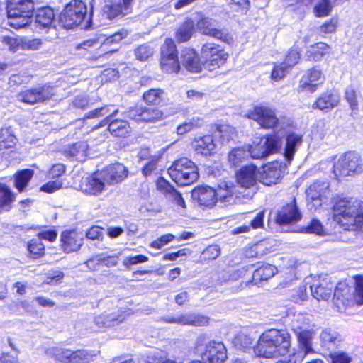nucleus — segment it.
Wrapping results in <instances>:
<instances>
[{
    "label": "nucleus",
    "instance_id": "f257e3e1",
    "mask_svg": "<svg viewBox=\"0 0 363 363\" xmlns=\"http://www.w3.org/2000/svg\"><path fill=\"white\" fill-rule=\"evenodd\" d=\"M236 184H225V190L218 194L222 201L228 203H235L241 198L250 199L255 193V186L259 181V172L254 164H249L241 168L237 173Z\"/></svg>",
    "mask_w": 363,
    "mask_h": 363
},
{
    "label": "nucleus",
    "instance_id": "f03ea898",
    "mask_svg": "<svg viewBox=\"0 0 363 363\" xmlns=\"http://www.w3.org/2000/svg\"><path fill=\"white\" fill-rule=\"evenodd\" d=\"M291 348V335L284 330L270 329L259 337L254 352L257 357L277 358L288 354Z\"/></svg>",
    "mask_w": 363,
    "mask_h": 363
},
{
    "label": "nucleus",
    "instance_id": "7ed1b4c3",
    "mask_svg": "<svg viewBox=\"0 0 363 363\" xmlns=\"http://www.w3.org/2000/svg\"><path fill=\"white\" fill-rule=\"evenodd\" d=\"M333 220L347 230H363V201L345 197L336 201L333 208Z\"/></svg>",
    "mask_w": 363,
    "mask_h": 363
},
{
    "label": "nucleus",
    "instance_id": "20e7f679",
    "mask_svg": "<svg viewBox=\"0 0 363 363\" xmlns=\"http://www.w3.org/2000/svg\"><path fill=\"white\" fill-rule=\"evenodd\" d=\"M60 22L66 28H73L81 24L84 28L91 26V14L87 15L85 3L79 0H72L64 9L60 16Z\"/></svg>",
    "mask_w": 363,
    "mask_h": 363
},
{
    "label": "nucleus",
    "instance_id": "39448f33",
    "mask_svg": "<svg viewBox=\"0 0 363 363\" xmlns=\"http://www.w3.org/2000/svg\"><path fill=\"white\" fill-rule=\"evenodd\" d=\"M33 11V0H8L7 23L16 29L24 28L30 23Z\"/></svg>",
    "mask_w": 363,
    "mask_h": 363
},
{
    "label": "nucleus",
    "instance_id": "423d86ee",
    "mask_svg": "<svg viewBox=\"0 0 363 363\" xmlns=\"http://www.w3.org/2000/svg\"><path fill=\"white\" fill-rule=\"evenodd\" d=\"M171 179L180 186H187L195 182L199 178L197 167L186 157L174 162L168 169Z\"/></svg>",
    "mask_w": 363,
    "mask_h": 363
},
{
    "label": "nucleus",
    "instance_id": "0eeeda50",
    "mask_svg": "<svg viewBox=\"0 0 363 363\" xmlns=\"http://www.w3.org/2000/svg\"><path fill=\"white\" fill-rule=\"evenodd\" d=\"M333 172L337 178L361 174L363 172V161L358 153L346 152L335 162Z\"/></svg>",
    "mask_w": 363,
    "mask_h": 363
},
{
    "label": "nucleus",
    "instance_id": "6e6552de",
    "mask_svg": "<svg viewBox=\"0 0 363 363\" xmlns=\"http://www.w3.org/2000/svg\"><path fill=\"white\" fill-rule=\"evenodd\" d=\"M201 56L205 59L203 66L209 71H213L223 65L228 54L218 45L213 43H206L201 48Z\"/></svg>",
    "mask_w": 363,
    "mask_h": 363
},
{
    "label": "nucleus",
    "instance_id": "1a4fd4ad",
    "mask_svg": "<svg viewBox=\"0 0 363 363\" xmlns=\"http://www.w3.org/2000/svg\"><path fill=\"white\" fill-rule=\"evenodd\" d=\"M281 146V140L277 135H269L262 138L258 143L255 141L247 149L249 155L255 159H262L276 152Z\"/></svg>",
    "mask_w": 363,
    "mask_h": 363
},
{
    "label": "nucleus",
    "instance_id": "9d476101",
    "mask_svg": "<svg viewBox=\"0 0 363 363\" xmlns=\"http://www.w3.org/2000/svg\"><path fill=\"white\" fill-rule=\"evenodd\" d=\"M196 28L201 34L220 40L223 42H229L232 38L226 29L220 28L216 20L202 16L196 23Z\"/></svg>",
    "mask_w": 363,
    "mask_h": 363
},
{
    "label": "nucleus",
    "instance_id": "9b49d317",
    "mask_svg": "<svg viewBox=\"0 0 363 363\" xmlns=\"http://www.w3.org/2000/svg\"><path fill=\"white\" fill-rule=\"evenodd\" d=\"M45 353L51 357H55L57 360L65 363H79L89 360L93 354L86 350L71 351L69 350H61L58 347H50L45 350Z\"/></svg>",
    "mask_w": 363,
    "mask_h": 363
},
{
    "label": "nucleus",
    "instance_id": "f8f14e48",
    "mask_svg": "<svg viewBox=\"0 0 363 363\" xmlns=\"http://www.w3.org/2000/svg\"><path fill=\"white\" fill-rule=\"evenodd\" d=\"M53 95V87L48 84H43L21 91L18 97L20 101L26 104H35L49 100Z\"/></svg>",
    "mask_w": 363,
    "mask_h": 363
},
{
    "label": "nucleus",
    "instance_id": "ddd939ff",
    "mask_svg": "<svg viewBox=\"0 0 363 363\" xmlns=\"http://www.w3.org/2000/svg\"><path fill=\"white\" fill-rule=\"evenodd\" d=\"M247 117L256 122L263 128H274L279 123V119L274 110L267 106H255Z\"/></svg>",
    "mask_w": 363,
    "mask_h": 363
},
{
    "label": "nucleus",
    "instance_id": "4468645a",
    "mask_svg": "<svg viewBox=\"0 0 363 363\" xmlns=\"http://www.w3.org/2000/svg\"><path fill=\"white\" fill-rule=\"evenodd\" d=\"M201 358L206 363H225L228 359L227 349L221 342L211 341L206 345Z\"/></svg>",
    "mask_w": 363,
    "mask_h": 363
},
{
    "label": "nucleus",
    "instance_id": "2eb2a0df",
    "mask_svg": "<svg viewBox=\"0 0 363 363\" xmlns=\"http://www.w3.org/2000/svg\"><path fill=\"white\" fill-rule=\"evenodd\" d=\"M157 188L165 196L166 199L178 211L186 208V203L182 194L166 179L160 177L157 181Z\"/></svg>",
    "mask_w": 363,
    "mask_h": 363
},
{
    "label": "nucleus",
    "instance_id": "dca6fc26",
    "mask_svg": "<svg viewBox=\"0 0 363 363\" xmlns=\"http://www.w3.org/2000/svg\"><path fill=\"white\" fill-rule=\"evenodd\" d=\"M225 190L222 187L216 192L212 187L199 186L192 191V199L199 203L201 206L212 207L215 205L217 200L219 199L223 203H227L220 199L219 194L220 191Z\"/></svg>",
    "mask_w": 363,
    "mask_h": 363
},
{
    "label": "nucleus",
    "instance_id": "f3484780",
    "mask_svg": "<svg viewBox=\"0 0 363 363\" xmlns=\"http://www.w3.org/2000/svg\"><path fill=\"white\" fill-rule=\"evenodd\" d=\"M99 175L108 185H113L123 181L128 176V169L121 164L116 163L106 167Z\"/></svg>",
    "mask_w": 363,
    "mask_h": 363
},
{
    "label": "nucleus",
    "instance_id": "a211bd4d",
    "mask_svg": "<svg viewBox=\"0 0 363 363\" xmlns=\"http://www.w3.org/2000/svg\"><path fill=\"white\" fill-rule=\"evenodd\" d=\"M163 113L156 108L138 107L129 109L124 116L136 121L152 122L162 118Z\"/></svg>",
    "mask_w": 363,
    "mask_h": 363
},
{
    "label": "nucleus",
    "instance_id": "6ab92c4d",
    "mask_svg": "<svg viewBox=\"0 0 363 363\" xmlns=\"http://www.w3.org/2000/svg\"><path fill=\"white\" fill-rule=\"evenodd\" d=\"M118 109H113L108 117H106L100 123V126L108 125V130L116 137H125L130 130V127L126 120L113 119L117 115Z\"/></svg>",
    "mask_w": 363,
    "mask_h": 363
},
{
    "label": "nucleus",
    "instance_id": "aec40b11",
    "mask_svg": "<svg viewBox=\"0 0 363 363\" xmlns=\"http://www.w3.org/2000/svg\"><path fill=\"white\" fill-rule=\"evenodd\" d=\"M164 322L168 323L181 324L184 325L204 326L209 323L207 316L197 314H179L163 318Z\"/></svg>",
    "mask_w": 363,
    "mask_h": 363
},
{
    "label": "nucleus",
    "instance_id": "412c9836",
    "mask_svg": "<svg viewBox=\"0 0 363 363\" xmlns=\"http://www.w3.org/2000/svg\"><path fill=\"white\" fill-rule=\"evenodd\" d=\"M328 188L329 184L326 181H318L311 184L306 191L308 205L315 208L320 207Z\"/></svg>",
    "mask_w": 363,
    "mask_h": 363
},
{
    "label": "nucleus",
    "instance_id": "4be33fe9",
    "mask_svg": "<svg viewBox=\"0 0 363 363\" xmlns=\"http://www.w3.org/2000/svg\"><path fill=\"white\" fill-rule=\"evenodd\" d=\"M281 164L272 162L263 167L262 172H259V181L264 185L270 186L277 184L282 177Z\"/></svg>",
    "mask_w": 363,
    "mask_h": 363
},
{
    "label": "nucleus",
    "instance_id": "5701e85b",
    "mask_svg": "<svg viewBox=\"0 0 363 363\" xmlns=\"http://www.w3.org/2000/svg\"><path fill=\"white\" fill-rule=\"evenodd\" d=\"M105 184L106 182L101 177L99 172L84 179L80 184V189L86 194L98 196L104 191Z\"/></svg>",
    "mask_w": 363,
    "mask_h": 363
},
{
    "label": "nucleus",
    "instance_id": "b1692460",
    "mask_svg": "<svg viewBox=\"0 0 363 363\" xmlns=\"http://www.w3.org/2000/svg\"><path fill=\"white\" fill-rule=\"evenodd\" d=\"M301 213L298 209L296 200L293 201L278 212L277 216V222L280 225L296 223L301 218Z\"/></svg>",
    "mask_w": 363,
    "mask_h": 363
},
{
    "label": "nucleus",
    "instance_id": "393cba45",
    "mask_svg": "<svg viewBox=\"0 0 363 363\" xmlns=\"http://www.w3.org/2000/svg\"><path fill=\"white\" fill-rule=\"evenodd\" d=\"M302 143V135L294 132H291L286 134L285 138L284 156L289 164H290L293 160L295 153Z\"/></svg>",
    "mask_w": 363,
    "mask_h": 363
},
{
    "label": "nucleus",
    "instance_id": "a878e982",
    "mask_svg": "<svg viewBox=\"0 0 363 363\" xmlns=\"http://www.w3.org/2000/svg\"><path fill=\"white\" fill-rule=\"evenodd\" d=\"M322 72L320 70L313 68L308 70L300 80V88L302 90L311 93L315 91L317 86L321 82Z\"/></svg>",
    "mask_w": 363,
    "mask_h": 363
},
{
    "label": "nucleus",
    "instance_id": "bb28decb",
    "mask_svg": "<svg viewBox=\"0 0 363 363\" xmlns=\"http://www.w3.org/2000/svg\"><path fill=\"white\" fill-rule=\"evenodd\" d=\"M183 66L190 72L197 73L201 71L202 64L199 55L193 50L187 48L184 50L182 55Z\"/></svg>",
    "mask_w": 363,
    "mask_h": 363
},
{
    "label": "nucleus",
    "instance_id": "cd10ccee",
    "mask_svg": "<svg viewBox=\"0 0 363 363\" xmlns=\"http://www.w3.org/2000/svg\"><path fill=\"white\" fill-rule=\"evenodd\" d=\"M192 146L198 154L205 156L213 155L216 149L213 136L210 135L195 138L192 142Z\"/></svg>",
    "mask_w": 363,
    "mask_h": 363
},
{
    "label": "nucleus",
    "instance_id": "c85d7f7f",
    "mask_svg": "<svg viewBox=\"0 0 363 363\" xmlns=\"http://www.w3.org/2000/svg\"><path fill=\"white\" fill-rule=\"evenodd\" d=\"M61 241L66 252L77 251L82 245V240L75 231H64L61 235Z\"/></svg>",
    "mask_w": 363,
    "mask_h": 363
},
{
    "label": "nucleus",
    "instance_id": "c756f323",
    "mask_svg": "<svg viewBox=\"0 0 363 363\" xmlns=\"http://www.w3.org/2000/svg\"><path fill=\"white\" fill-rule=\"evenodd\" d=\"M322 281V283H313L311 286L313 296L318 301L330 298L333 289V284L332 283H330L329 285L328 284L326 276L324 277Z\"/></svg>",
    "mask_w": 363,
    "mask_h": 363
},
{
    "label": "nucleus",
    "instance_id": "7c9ffc66",
    "mask_svg": "<svg viewBox=\"0 0 363 363\" xmlns=\"http://www.w3.org/2000/svg\"><path fill=\"white\" fill-rule=\"evenodd\" d=\"M295 335L298 339L299 345L304 350L305 354L313 350L312 342L316 335L314 326L302 330Z\"/></svg>",
    "mask_w": 363,
    "mask_h": 363
},
{
    "label": "nucleus",
    "instance_id": "2f4dec72",
    "mask_svg": "<svg viewBox=\"0 0 363 363\" xmlns=\"http://www.w3.org/2000/svg\"><path fill=\"white\" fill-rule=\"evenodd\" d=\"M340 101V97L333 93H325L319 97L313 104V108L329 111L335 107Z\"/></svg>",
    "mask_w": 363,
    "mask_h": 363
},
{
    "label": "nucleus",
    "instance_id": "473e14b6",
    "mask_svg": "<svg viewBox=\"0 0 363 363\" xmlns=\"http://www.w3.org/2000/svg\"><path fill=\"white\" fill-rule=\"evenodd\" d=\"M311 323V315L300 313L294 315L289 326L291 330L296 334L314 326Z\"/></svg>",
    "mask_w": 363,
    "mask_h": 363
},
{
    "label": "nucleus",
    "instance_id": "72a5a7b5",
    "mask_svg": "<svg viewBox=\"0 0 363 363\" xmlns=\"http://www.w3.org/2000/svg\"><path fill=\"white\" fill-rule=\"evenodd\" d=\"M215 137L218 139L222 145H228L236 138L235 128L228 124L219 125L217 127Z\"/></svg>",
    "mask_w": 363,
    "mask_h": 363
},
{
    "label": "nucleus",
    "instance_id": "f704fd0d",
    "mask_svg": "<svg viewBox=\"0 0 363 363\" xmlns=\"http://www.w3.org/2000/svg\"><path fill=\"white\" fill-rule=\"evenodd\" d=\"M277 272L276 267L272 264H265L257 269L252 275V283L255 285L259 286L262 281L268 280L272 277Z\"/></svg>",
    "mask_w": 363,
    "mask_h": 363
},
{
    "label": "nucleus",
    "instance_id": "c9c22d12",
    "mask_svg": "<svg viewBox=\"0 0 363 363\" xmlns=\"http://www.w3.org/2000/svg\"><path fill=\"white\" fill-rule=\"evenodd\" d=\"M264 211H260L250 220V225H243L232 230L233 235L249 233L251 229H257L263 227Z\"/></svg>",
    "mask_w": 363,
    "mask_h": 363
},
{
    "label": "nucleus",
    "instance_id": "e433bc0d",
    "mask_svg": "<svg viewBox=\"0 0 363 363\" xmlns=\"http://www.w3.org/2000/svg\"><path fill=\"white\" fill-rule=\"evenodd\" d=\"M351 296L350 289L345 283H339L335 288L333 292V299L335 304L340 303L345 305L349 303Z\"/></svg>",
    "mask_w": 363,
    "mask_h": 363
},
{
    "label": "nucleus",
    "instance_id": "4c0bfd02",
    "mask_svg": "<svg viewBox=\"0 0 363 363\" xmlns=\"http://www.w3.org/2000/svg\"><path fill=\"white\" fill-rule=\"evenodd\" d=\"M330 50V47L323 43L319 42L311 45L308 51L307 55L308 58L313 61L320 60L326 53H328Z\"/></svg>",
    "mask_w": 363,
    "mask_h": 363
},
{
    "label": "nucleus",
    "instance_id": "58836bf2",
    "mask_svg": "<svg viewBox=\"0 0 363 363\" xmlns=\"http://www.w3.org/2000/svg\"><path fill=\"white\" fill-rule=\"evenodd\" d=\"M88 147V144L86 142L81 141L69 145L64 152L67 156L75 157L77 160H83L86 156Z\"/></svg>",
    "mask_w": 363,
    "mask_h": 363
},
{
    "label": "nucleus",
    "instance_id": "ea45409f",
    "mask_svg": "<svg viewBox=\"0 0 363 363\" xmlns=\"http://www.w3.org/2000/svg\"><path fill=\"white\" fill-rule=\"evenodd\" d=\"M123 0H107L103 8V13L108 19H113L122 14Z\"/></svg>",
    "mask_w": 363,
    "mask_h": 363
},
{
    "label": "nucleus",
    "instance_id": "a19ab883",
    "mask_svg": "<svg viewBox=\"0 0 363 363\" xmlns=\"http://www.w3.org/2000/svg\"><path fill=\"white\" fill-rule=\"evenodd\" d=\"M55 18V13L52 9L44 7L38 9L35 16V21L42 27L50 26Z\"/></svg>",
    "mask_w": 363,
    "mask_h": 363
},
{
    "label": "nucleus",
    "instance_id": "79ce46f5",
    "mask_svg": "<svg viewBox=\"0 0 363 363\" xmlns=\"http://www.w3.org/2000/svg\"><path fill=\"white\" fill-rule=\"evenodd\" d=\"M249 156L247 150L244 147L233 148L228 155V161L230 166L237 167Z\"/></svg>",
    "mask_w": 363,
    "mask_h": 363
},
{
    "label": "nucleus",
    "instance_id": "37998d69",
    "mask_svg": "<svg viewBox=\"0 0 363 363\" xmlns=\"http://www.w3.org/2000/svg\"><path fill=\"white\" fill-rule=\"evenodd\" d=\"M13 201L14 196L11 189L6 185L0 183V212L2 210H9Z\"/></svg>",
    "mask_w": 363,
    "mask_h": 363
},
{
    "label": "nucleus",
    "instance_id": "c03bdc74",
    "mask_svg": "<svg viewBox=\"0 0 363 363\" xmlns=\"http://www.w3.org/2000/svg\"><path fill=\"white\" fill-rule=\"evenodd\" d=\"M164 92L161 89H150L143 95V100L148 104L159 105L164 100Z\"/></svg>",
    "mask_w": 363,
    "mask_h": 363
},
{
    "label": "nucleus",
    "instance_id": "a18cd8bd",
    "mask_svg": "<svg viewBox=\"0 0 363 363\" xmlns=\"http://www.w3.org/2000/svg\"><path fill=\"white\" fill-rule=\"evenodd\" d=\"M33 170L23 169L15 174V186L22 191L33 176Z\"/></svg>",
    "mask_w": 363,
    "mask_h": 363
},
{
    "label": "nucleus",
    "instance_id": "49530a36",
    "mask_svg": "<svg viewBox=\"0 0 363 363\" xmlns=\"http://www.w3.org/2000/svg\"><path fill=\"white\" fill-rule=\"evenodd\" d=\"M16 143V138L9 129L0 130V150L11 148Z\"/></svg>",
    "mask_w": 363,
    "mask_h": 363
},
{
    "label": "nucleus",
    "instance_id": "de8ad7c7",
    "mask_svg": "<svg viewBox=\"0 0 363 363\" xmlns=\"http://www.w3.org/2000/svg\"><path fill=\"white\" fill-rule=\"evenodd\" d=\"M194 25L193 21H187L178 29L177 32V39L179 42H186L189 40L194 32Z\"/></svg>",
    "mask_w": 363,
    "mask_h": 363
},
{
    "label": "nucleus",
    "instance_id": "09e8293b",
    "mask_svg": "<svg viewBox=\"0 0 363 363\" xmlns=\"http://www.w3.org/2000/svg\"><path fill=\"white\" fill-rule=\"evenodd\" d=\"M320 338L323 344L328 348L336 346L341 342L339 335L328 330H323L320 335Z\"/></svg>",
    "mask_w": 363,
    "mask_h": 363
},
{
    "label": "nucleus",
    "instance_id": "8fccbe9b",
    "mask_svg": "<svg viewBox=\"0 0 363 363\" xmlns=\"http://www.w3.org/2000/svg\"><path fill=\"white\" fill-rule=\"evenodd\" d=\"M160 66L163 71L168 73H177L180 69V64L177 57L161 58Z\"/></svg>",
    "mask_w": 363,
    "mask_h": 363
},
{
    "label": "nucleus",
    "instance_id": "3c124183",
    "mask_svg": "<svg viewBox=\"0 0 363 363\" xmlns=\"http://www.w3.org/2000/svg\"><path fill=\"white\" fill-rule=\"evenodd\" d=\"M203 120L199 117H194L189 121L185 122L179 125L177 128V133L183 135L190 132L194 128L199 127L202 125Z\"/></svg>",
    "mask_w": 363,
    "mask_h": 363
},
{
    "label": "nucleus",
    "instance_id": "603ef678",
    "mask_svg": "<svg viewBox=\"0 0 363 363\" xmlns=\"http://www.w3.org/2000/svg\"><path fill=\"white\" fill-rule=\"evenodd\" d=\"M333 7L330 0H319L314 7V13L317 17L328 16Z\"/></svg>",
    "mask_w": 363,
    "mask_h": 363
},
{
    "label": "nucleus",
    "instance_id": "864d4df0",
    "mask_svg": "<svg viewBox=\"0 0 363 363\" xmlns=\"http://www.w3.org/2000/svg\"><path fill=\"white\" fill-rule=\"evenodd\" d=\"M178 57L175 44L172 39H166L161 46V58Z\"/></svg>",
    "mask_w": 363,
    "mask_h": 363
},
{
    "label": "nucleus",
    "instance_id": "5fc2aeb1",
    "mask_svg": "<svg viewBox=\"0 0 363 363\" xmlns=\"http://www.w3.org/2000/svg\"><path fill=\"white\" fill-rule=\"evenodd\" d=\"M234 344L240 350H246L252 345L253 338L246 333H241L235 337Z\"/></svg>",
    "mask_w": 363,
    "mask_h": 363
},
{
    "label": "nucleus",
    "instance_id": "6e6d98bb",
    "mask_svg": "<svg viewBox=\"0 0 363 363\" xmlns=\"http://www.w3.org/2000/svg\"><path fill=\"white\" fill-rule=\"evenodd\" d=\"M28 250L36 258L44 254L45 247L40 240L33 239L28 242Z\"/></svg>",
    "mask_w": 363,
    "mask_h": 363
},
{
    "label": "nucleus",
    "instance_id": "4d7b16f0",
    "mask_svg": "<svg viewBox=\"0 0 363 363\" xmlns=\"http://www.w3.org/2000/svg\"><path fill=\"white\" fill-rule=\"evenodd\" d=\"M299 60L300 50L297 47H292L289 50L286 55L284 65H286L288 66V67L291 68L298 62Z\"/></svg>",
    "mask_w": 363,
    "mask_h": 363
},
{
    "label": "nucleus",
    "instance_id": "13d9d810",
    "mask_svg": "<svg viewBox=\"0 0 363 363\" xmlns=\"http://www.w3.org/2000/svg\"><path fill=\"white\" fill-rule=\"evenodd\" d=\"M2 42L8 45L9 50L11 52H15L19 50H23V38L4 36L2 38Z\"/></svg>",
    "mask_w": 363,
    "mask_h": 363
},
{
    "label": "nucleus",
    "instance_id": "bf43d9fd",
    "mask_svg": "<svg viewBox=\"0 0 363 363\" xmlns=\"http://www.w3.org/2000/svg\"><path fill=\"white\" fill-rule=\"evenodd\" d=\"M316 134L321 139H328L333 132V126L325 121H320L316 125Z\"/></svg>",
    "mask_w": 363,
    "mask_h": 363
},
{
    "label": "nucleus",
    "instance_id": "052dcab7",
    "mask_svg": "<svg viewBox=\"0 0 363 363\" xmlns=\"http://www.w3.org/2000/svg\"><path fill=\"white\" fill-rule=\"evenodd\" d=\"M338 21L335 18H332L329 21L325 22L318 28V33L321 35H325L335 32L337 26Z\"/></svg>",
    "mask_w": 363,
    "mask_h": 363
},
{
    "label": "nucleus",
    "instance_id": "680f3d73",
    "mask_svg": "<svg viewBox=\"0 0 363 363\" xmlns=\"http://www.w3.org/2000/svg\"><path fill=\"white\" fill-rule=\"evenodd\" d=\"M290 69L287 65H284V62L276 65L272 69L271 77L274 81L281 80L285 77Z\"/></svg>",
    "mask_w": 363,
    "mask_h": 363
},
{
    "label": "nucleus",
    "instance_id": "e2e57ef3",
    "mask_svg": "<svg viewBox=\"0 0 363 363\" xmlns=\"http://www.w3.org/2000/svg\"><path fill=\"white\" fill-rule=\"evenodd\" d=\"M160 156L154 155L151 160L146 162L143 167L142 172L145 177L151 176L153 174L157 168V162L159 161Z\"/></svg>",
    "mask_w": 363,
    "mask_h": 363
},
{
    "label": "nucleus",
    "instance_id": "0e129e2a",
    "mask_svg": "<svg viewBox=\"0 0 363 363\" xmlns=\"http://www.w3.org/2000/svg\"><path fill=\"white\" fill-rule=\"evenodd\" d=\"M135 55L140 61L147 60L153 55V49L147 45H141L135 50Z\"/></svg>",
    "mask_w": 363,
    "mask_h": 363
},
{
    "label": "nucleus",
    "instance_id": "69168bd1",
    "mask_svg": "<svg viewBox=\"0 0 363 363\" xmlns=\"http://www.w3.org/2000/svg\"><path fill=\"white\" fill-rule=\"evenodd\" d=\"M230 6L234 11L246 14L250 7V4L249 0H231Z\"/></svg>",
    "mask_w": 363,
    "mask_h": 363
},
{
    "label": "nucleus",
    "instance_id": "338daca9",
    "mask_svg": "<svg viewBox=\"0 0 363 363\" xmlns=\"http://www.w3.org/2000/svg\"><path fill=\"white\" fill-rule=\"evenodd\" d=\"M301 232L306 233L324 234V228L322 223L317 219H313L308 226L303 228Z\"/></svg>",
    "mask_w": 363,
    "mask_h": 363
},
{
    "label": "nucleus",
    "instance_id": "774afa93",
    "mask_svg": "<svg viewBox=\"0 0 363 363\" xmlns=\"http://www.w3.org/2000/svg\"><path fill=\"white\" fill-rule=\"evenodd\" d=\"M42 40L38 38H23V50H38L42 46Z\"/></svg>",
    "mask_w": 363,
    "mask_h": 363
}]
</instances>
